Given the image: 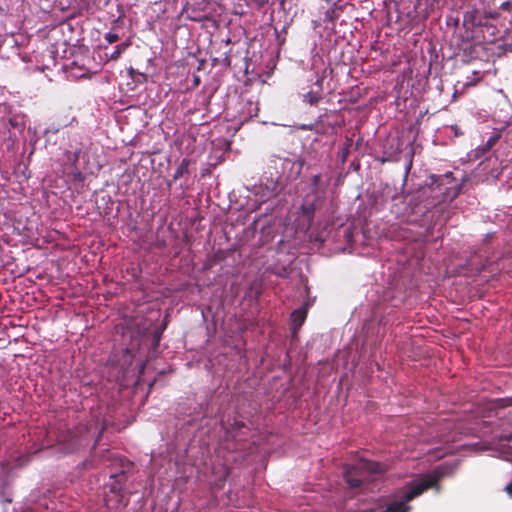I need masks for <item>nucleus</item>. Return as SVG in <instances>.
<instances>
[{
	"instance_id": "20e7f679",
	"label": "nucleus",
	"mask_w": 512,
	"mask_h": 512,
	"mask_svg": "<svg viewBox=\"0 0 512 512\" xmlns=\"http://www.w3.org/2000/svg\"><path fill=\"white\" fill-rule=\"evenodd\" d=\"M320 179L321 176L314 175L311 179V193L313 196L312 201L309 200V196L304 200L301 208L303 210V213L310 217L314 214V211L316 209V203L323 198L325 189L320 187Z\"/></svg>"
},
{
	"instance_id": "4468645a",
	"label": "nucleus",
	"mask_w": 512,
	"mask_h": 512,
	"mask_svg": "<svg viewBox=\"0 0 512 512\" xmlns=\"http://www.w3.org/2000/svg\"><path fill=\"white\" fill-rule=\"evenodd\" d=\"M505 491L507 492V494H508L509 496H511V497H512V482H511V483H509V484L505 487Z\"/></svg>"
},
{
	"instance_id": "ddd939ff",
	"label": "nucleus",
	"mask_w": 512,
	"mask_h": 512,
	"mask_svg": "<svg viewBox=\"0 0 512 512\" xmlns=\"http://www.w3.org/2000/svg\"><path fill=\"white\" fill-rule=\"evenodd\" d=\"M259 7H262L268 3V0H253Z\"/></svg>"
},
{
	"instance_id": "2eb2a0df",
	"label": "nucleus",
	"mask_w": 512,
	"mask_h": 512,
	"mask_svg": "<svg viewBox=\"0 0 512 512\" xmlns=\"http://www.w3.org/2000/svg\"><path fill=\"white\" fill-rule=\"evenodd\" d=\"M79 154H80V150H78V151H76V152L74 153V159H73L74 163L78 160V158H79Z\"/></svg>"
},
{
	"instance_id": "9b49d317",
	"label": "nucleus",
	"mask_w": 512,
	"mask_h": 512,
	"mask_svg": "<svg viewBox=\"0 0 512 512\" xmlns=\"http://www.w3.org/2000/svg\"><path fill=\"white\" fill-rule=\"evenodd\" d=\"M105 39L108 41V43L112 44L119 40V36L115 33L109 32L105 35Z\"/></svg>"
},
{
	"instance_id": "0eeeda50",
	"label": "nucleus",
	"mask_w": 512,
	"mask_h": 512,
	"mask_svg": "<svg viewBox=\"0 0 512 512\" xmlns=\"http://www.w3.org/2000/svg\"><path fill=\"white\" fill-rule=\"evenodd\" d=\"M323 80H324L323 77H318L316 79L315 84L318 87V90H316V91L311 90V91L307 92L306 94H304V96H303L304 102L309 103L310 105H317L319 103V101L322 99L321 90H322Z\"/></svg>"
},
{
	"instance_id": "423d86ee",
	"label": "nucleus",
	"mask_w": 512,
	"mask_h": 512,
	"mask_svg": "<svg viewBox=\"0 0 512 512\" xmlns=\"http://www.w3.org/2000/svg\"><path fill=\"white\" fill-rule=\"evenodd\" d=\"M221 426L225 430L226 436L233 439L240 434H244L243 430L248 429L244 422L237 419H233V422H230V420L227 422L221 421Z\"/></svg>"
},
{
	"instance_id": "f8f14e48",
	"label": "nucleus",
	"mask_w": 512,
	"mask_h": 512,
	"mask_svg": "<svg viewBox=\"0 0 512 512\" xmlns=\"http://www.w3.org/2000/svg\"><path fill=\"white\" fill-rule=\"evenodd\" d=\"M512 455V449L511 447H505L503 451L500 453V457L504 459H509V457Z\"/></svg>"
},
{
	"instance_id": "9d476101",
	"label": "nucleus",
	"mask_w": 512,
	"mask_h": 512,
	"mask_svg": "<svg viewBox=\"0 0 512 512\" xmlns=\"http://www.w3.org/2000/svg\"><path fill=\"white\" fill-rule=\"evenodd\" d=\"M128 47L127 43H121L115 47L114 52L111 54L112 60H117L122 52L125 51V49Z\"/></svg>"
},
{
	"instance_id": "f03ea898",
	"label": "nucleus",
	"mask_w": 512,
	"mask_h": 512,
	"mask_svg": "<svg viewBox=\"0 0 512 512\" xmlns=\"http://www.w3.org/2000/svg\"><path fill=\"white\" fill-rule=\"evenodd\" d=\"M438 479L439 476L428 475L423 479L409 483L407 486L408 490L405 492L403 498L399 501L392 502L387 507V512H408L410 506H408L407 503L421 495L427 489L435 487Z\"/></svg>"
},
{
	"instance_id": "7ed1b4c3",
	"label": "nucleus",
	"mask_w": 512,
	"mask_h": 512,
	"mask_svg": "<svg viewBox=\"0 0 512 512\" xmlns=\"http://www.w3.org/2000/svg\"><path fill=\"white\" fill-rule=\"evenodd\" d=\"M449 175H445L442 177H436L434 175L431 176V187L430 191L434 194L435 201H433V205L439 204L441 202L452 201L454 200L461 191L462 184H455L451 186H447Z\"/></svg>"
},
{
	"instance_id": "1a4fd4ad",
	"label": "nucleus",
	"mask_w": 512,
	"mask_h": 512,
	"mask_svg": "<svg viewBox=\"0 0 512 512\" xmlns=\"http://www.w3.org/2000/svg\"><path fill=\"white\" fill-rule=\"evenodd\" d=\"M189 161L187 159H183L175 170L173 175V180H177L182 177L184 174L188 173Z\"/></svg>"
},
{
	"instance_id": "f257e3e1",
	"label": "nucleus",
	"mask_w": 512,
	"mask_h": 512,
	"mask_svg": "<svg viewBox=\"0 0 512 512\" xmlns=\"http://www.w3.org/2000/svg\"><path fill=\"white\" fill-rule=\"evenodd\" d=\"M385 467L377 462L360 460L356 465L345 469L344 478L350 488H361L383 474Z\"/></svg>"
},
{
	"instance_id": "6e6552de",
	"label": "nucleus",
	"mask_w": 512,
	"mask_h": 512,
	"mask_svg": "<svg viewBox=\"0 0 512 512\" xmlns=\"http://www.w3.org/2000/svg\"><path fill=\"white\" fill-rule=\"evenodd\" d=\"M307 316V312L304 308L297 309L291 314V322L293 333L295 334L300 326L303 324Z\"/></svg>"
},
{
	"instance_id": "39448f33",
	"label": "nucleus",
	"mask_w": 512,
	"mask_h": 512,
	"mask_svg": "<svg viewBox=\"0 0 512 512\" xmlns=\"http://www.w3.org/2000/svg\"><path fill=\"white\" fill-rule=\"evenodd\" d=\"M76 121L75 116H70L69 114H58L55 115L47 129L45 130V134L52 133L56 134L61 129L73 125Z\"/></svg>"
}]
</instances>
